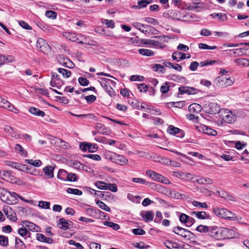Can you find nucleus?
Returning a JSON list of instances; mask_svg holds the SVG:
<instances>
[{"mask_svg": "<svg viewBox=\"0 0 249 249\" xmlns=\"http://www.w3.org/2000/svg\"><path fill=\"white\" fill-rule=\"evenodd\" d=\"M29 111L36 116L43 117L45 116V112L35 107H30L28 109Z\"/></svg>", "mask_w": 249, "mask_h": 249, "instance_id": "nucleus-30", "label": "nucleus"}, {"mask_svg": "<svg viewBox=\"0 0 249 249\" xmlns=\"http://www.w3.org/2000/svg\"><path fill=\"white\" fill-rule=\"evenodd\" d=\"M58 227L63 230L70 229L73 227V223L72 221L61 218L58 223Z\"/></svg>", "mask_w": 249, "mask_h": 249, "instance_id": "nucleus-10", "label": "nucleus"}, {"mask_svg": "<svg viewBox=\"0 0 249 249\" xmlns=\"http://www.w3.org/2000/svg\"><path fill=\"white\" fill-rule=\"evenodd\" d=\"M193 205L196 207L207 208L208 205L206 202H200L197 201H194Z\"/></svg>", "mask_w": 249, "mask_h": 249, "instance_id": "nucleus-59", "label": "nucleus"}, {"mask_svg": "<svg viewBox=\"0 0 249 249\" xmlns=\"http://www.w3.org/2000/svg\"><path fill=\"white\" fill-rule=\"evenodd\" d=\"M152 69L154 71L159 72L160 73H164L165 71V69L164 66L160 64H154L152 66Z\"/></svg>", "mask_w": 249, "mask_h": 249, "instance_id": "nucleus-39", "label": "nucleus"}, {"mask_svg": "<svg viewBox=\"0 0 249 249\" xmlns=\"http://www.w3.org/2000/svg\"><path fill=\"white\" fill-rule=\"evenodd\" d=\"M68 172L64 169H59L57 174V178L63 180H66Z\"/></svg>", "mask_w": 249, "mask_h": 249, "instance_id": "nucleus-37", "label": "nucleus"}, {"mask_svg": "<svg viewBox=\"0 0 249 249\" xmlns=\"http://www.w3.org/2000/svg\"><path fill=\"white\" fill-rule=\"evenodd\" d=\"M0 107L15 113H18L19 112V110L15 108L13 105L1 97H0Z\"/></svg>", "mask_w": 249, "mask_h": 249, "instance_id": "nucleus-8", "label": "nucleus"}, {"mask_svg": "<svg viewBox=\"0 0 249 249\" xmlns=\"http://www.w3.org/2000/svg\"><path fill=\"white\" fill-rule=\"evenodd\" d=\"M200 130L202 132L206 134L211 136H215L217 135V132L216 130L206 126V125H200L199 126Z\"/></svg>", "mask_w": 249, "mask_h": 249, "instance_id": "nucleus-21", "label": "nucleus"}, {"mask_svg": "<svg viewBox=\"0 0 249 249\" xmlns=\"http://www.w3.org/2000/svg\"><path fill=\"white\" fill-rule=\"evenodd\" d=\"M54 167L52 165H47L43 169L44 173V178L48 179L52 178L54 177L53 171Z\"/></svg>", "mask_w": 249, "mask_h": 249, "instance_id": "nucleus-14", "label": "nucleus"}, {"mask_svg": "<svg viewBox=\"0 0 249 249\" xmlns=\"http://www.w3.org/2000/svg\"><path fill=\"white\" fill-rule=\"evenodd\" d=\"M18 233L21 236H25V239L31 237V233L28 231L25 227V228H19L18 230Z\"/></svg>", "mask_w": 249, "mask_h": 249, "instance_id": "nucleus-32", "label": "nucleus"}, {"mask_svg": "<svg viewBox=\"0 0 249 249\" xmlns=\"http://www.w3.org/2000/svg\"><path fill=\"white\" fill-rule=\"evenodd\" d=\"M16 195H17L16 193L13 192L12 194L4 188L0 187V198L7 204H13V201H15L17 199Z\"/></svg>", "mask_w": 249, "mask_h": 249, "instance_id": "nucleus-2", "label": "nucleus"}, {"mask_svg": "<svg viewBox=\"0 0 249 249\" xmlns=\"http://www.w3.org/2000/svg\"><path fill=\"white\" fill-rule=\"evenodd\" d=\"M208 107V113L211 114H215L220 110V107L216 103H211L209 104Z\"/></svg>", "mask_w": 249, "mask_h": 249, "instance_id": "nucleus-24", "label": "nucleus"}, {"mask_svg": "<svg viewBox=\"0 0 249 249\" xmlns=\"http://www.w3.org/2000/svg\"><path fill=\"white\" fill-rule=\"evenodd\" d=\"M178 235L181 236L183 239L190 240L193 239L194 234L190 231L181 228V231L179 232Z\"/></svg>", "mask_w": 249, "mask_h": 249, "instance_id": "nucleus-16", "label": "nucleus"}, {"mask_svg": "<svg viewBox=\"0 0 249 249\" xmlns=\"http://www.w3.org/2000/svg\"><path fill=\"white\" fill-rule=\"evenodd\" d=\"M229 229L225 228L212 226L210 236L217 240H221L228 237Z\"/></svg>", "mask_w": 249, "mask_h": 249, "instance_id": "nucleus-1", "label": "nucleus"}, {"mask_svg": "<svg viewBox=\"0 0 249 249\" xmlns=\"http://www.w3.org/2000/svg\"><path fill=\"white\" fill-rule=\"evenodd\" d=\"M19 25L21 26L23 29L30 30H32V27L26 22L23 20H20L18 21Z\"/></svg>", "mask_w": 249, "mask_h": 249, "instance_id": "nucleus-64", "label": "nucleus"}, {"mask_svg": "<svg viewBox=\"0 0 249 249\" xmlns=\"http://www.w3.org/2000/svg\"><path fill=\"white\" fill-rule=\"evenodd\" d=\"M143 41V43L145 45H149L156 47L160 45V43L159 41L154 40L144 39Z\"/></svg>", "mask_w": 249, "mask_h": 249, "instance_id": "nucleus-44", "label": "nucleus"}, {"mask_svg": "<svg viewBox=\"0 0 249 249\" xmlns=\"http://www.w3.org/2000/svg\"><path fill=\"white\" fill-rule=\"evenodd\" d=\"M109 192L105 193L101 191H96L94 193V196H97L98 198H101L102 199H107V197H109Z\"/></svg>", "mask_w": 249, "mask_h": 249, "instance_id": "nucleus-38", "label": "nucleus"}, {"mask_svg": "<svg viewBox=\"0 0 249 249\" xmlns=\"http://www.w3.org/2000/svg\"><path fill=\"white\" fill-rule=\"evenodd\" d=\"M132 25L135 28L138 29L144 34L149 33L153 31H156V30L153 27L147 25L142 24L139 22H133L132 23Z\"/></svg>", "mask_w": 249, "mask_h": 249, "instance_id": "nucleus-7", "label": "nucleus"}, {"mask_svg": "<svg viewBox=\"0 0 249 249\" xmlns=\"http://www.w3.org/2000/svg\"><path fill=\"white\" fill-rule=\"evenodd\" d=\"M16 152L21 156L26 157L27 155V152L24 150L23 148L19 144H17L15 147Z\"/></svg>", "mask_w": 249, "mask_h": 249, "instance_id": "nucleus-34", "label": "nucleus"}, {"mask_svg": "<svg viewBox=\"0 0 249 249\" xmlns=\"http://www.w3.org/2000/svg\"><path fill=\"white\" fill-rule=\"evenodd\" d=\"M95 128L97 130V132L100 134L108 135L111 132L110 129L106 127L105 125L101 123H97Z\"/></svg>", "mask_w": 249, "mask_h": 249, "instance_id": "nucleus-17", "label": "nucleus"}, {"mask_svg": "<svg viewBox=\"0 0 249 249\" xmlns=\"http://www.w3.org/2000/svg\"><path fill=\"white\" fill-rule=\"evenodd\" d=\"M63 36L71 41H77L78 40V38H77L75 34L74 33L70 32H64Z\"/></svg>", "mask_w": 249, "mask_h": 249, "instance_id": "nucleus-35", "label": "nucleus"}, {"mask_svg": "<svg viewBox=\"0 0 249 249\" xmlns=\"http://www.w3.org/2000/svg\"><path fill=\"white\" fill-rule=\"evenodd\" d=\"M98 145L96 143L89 142L88 151L89 152H95L98 149Z\"/></svg>", "mask_w": 249, "mask_h": 249, "instance_id": "nucleus-60", "label": "nucleus"}, {"mask_svg": "<svg viewBox=\"0 0 249 249\" xmlns=\"http://www.w3.org/2000/svg\"><path fill=\"white\" fill-rule=\"evenodd\" d=\"M36 239L42 242H45L49 244L52 243L53 240L51 238L46 237L45 235L41 233H36Z\"/></svg>", "mask_w": 249, "mask_h": 249, "instance_id": "nucleus-26", "label": "nucleus"}, {"mask_svg": "<svg viewBox=\"0 0 249 249\" xmlns=\"http://www.w3.org/2000/svg\"><path fill=\"white\" fill-rule=\"evenodd\" d=\"M78 82L80 85L83 86H87L89 84V81L86 78L80 77L78 78Z\"/></svg>", "mask_w": 249, "mask_h": 249, "instance_id": "nucleus-61", "label": "nucleus"}, {"mask_svg": "<svg viewBox=\"0 0 249 249\" xmlns=\"http://www.w3.org/2000/svg\"><path fill=\"white\" fill-rule=\"evenodd\" d=\"M96 203L97 204V205L102 210L106 211L107 212H110V209L109 207H108L105 203L103 202L97 200H96Z\"/></svg>", "mask_w": 249, "mask_h": 249, "instance_id": "nucleus-42", "label": "nucleus"}, {"mask_svg": "<svg viewBox=\"0 0 249 249\" xmlns=\"http://www.w3.org/2000/svg\"><path fill=\"white\" fill-rule=\"evenodd\" d=\"M215 82L217 87L225 88L232 85L233 81L232 78L228 75H221L216 78Z\"/></svg>", "mask_w": 249, "mask_h": 249, "instance_id": "nucleus-3", "label": "nucleus"}, {"mask_svg": "<svg viewBox=\"0 0 249 249\" xmlns=\"http://www.w3.org/2000/svg\"><path fill=\"white\" fill-rule=\"evenodd\" d=\"M8 238L4 235H0V244L3 247H7L8 245Z\"/></svg>", "mask_w": 249, "mask_h": 249, "instance_id": "nucleus-50", "label": "nucleus"}, {"mask_svg": "<svg viewBox=\"0 0 249 249\" xmlns=\"http://www.w3.org/2000/svg\"><path fill=\"white\" fill-rule=\"evenodd\" d=\"M213 18H218L219 20L220 21H224L227 19V16L225 14L223 13H213L210 15Z\"/></svg>", "mask_w": 249, "mask_h": 249, "instance_id": "nucleus-41", "label": "nucleus"}, {"mask_svg": "<svg viewBox=\"0 0 249 249\" xmlns=\"http://www.w3.org/2000/svg\"><path fill=\"white\" fill-rule=\"evenodd\" d=\"M114 161L117 164L121 165H124L127 164L128 160L124 156L121 155H118L116 154L115 158H114Z\"/></svg>", "mask_w": 249, "mask_h": 249, "instance_id": "nucleus-22", "label": "nucleus"}, {"mask_svg": "<svg viewBox=\"0 0 249 249\" xmlns=\"http://www.w3.org/2000/svg\"><path fill=\"white\" fill-rule=\"evenodd\" d=\"M189 216L185 213H181L179 216V220L181 223L185 224L186 225Z\"/></svg>", "mask_w": 249, "mask_h": 249, "instance_id": "nucleus-51", "label": "nucleus"}, {"mask_svg": "<svg viewBox=\"0 0 249 249\" xmlns=\"http://www.w3.org/2000/svg\"><path fill=\"white\" fill-rule=\"evenodd\" d=\"M102 87L111 97L115 95V91L111 87L106 83H101Z\"/></svg>", "mask_w": 249, "mask_h": 249, "instance_id": "nucleus-29", "label": "nucleus"}, {"mask_svg": "<svg viewBox=\"0 0 249 249\" xmlns=\"http://www.w3.org/2000/svg\"><path fill=\"white\" fill-rule=\"evenodd\" d=\"M83 157L98 161H99L101 160V157L97 154H84L83 155Z\"/></svg>", "mask_w": 249, "mask_h": 249, "instance_id": "nucleus-54", "label": "nucleus"}, {"mask_svg": "<svg viewBox=\"0 0 249 249\" xmlns=\"http://www.w3.org/2000/svg\"><path fill=\"white\" fill-rule=\"evenodd\" d=\"M167 131L171 135H175L178 134L177 137L179 138H183L184 136V132L183 130L172 125H170L168 126Z\"/></svg>", "mask_w": 249, "mask_h": 249, "instance_id": "nucleus-13", "label": "nucleus"}, {"mask_svg": "<svg viewBox=\"0 0 249 249\" xmlns=\"http://www.w3.org/2000/svg\"><path fill=\"white\" fill-rule=\"evenodd\" d=\"M222 120L228 124H232L236 120V116L229 109H225L221 112Z\"/></svg>", "mask_w": 249, "mask_h": 249, "instance_id": "nucleus-5", "label": "nucleus"}, {"mask_svg": "<svg viewBox=\"0 0 249 249\" xmlns=\"http://www.w3.org/2000/svg\"><path fill=\"white\" fill-rule=\"evenodd\" d=\"M138 52L139 53L144 56H150L154 55V52L148 49H140L138 50Z\"/></svg>", "mask_w": 249, "mask_h": 249, "instance_id": "nucleus-40", "label": "nucleus"}, {"mask_svg": "<svg viewBox=\"0 0 249 249\" xmlns=\"http://www.w3.org/2000/svg\"><path fill=\"white\" fill-rule=\"evenodd\" d=\"M198 47L201 49L214 50L217 48L216 46H210L205 43H200L198 44Z\"/></svg>", "mask_w": 249, "mask_h": 249, "instance_id": "nucleus-53", "label": "nucleus"}, {"mask_svg": "<svg viewBox=\"0 0 249 249\" xmlns=\"http://www.w3.org/2000/svg\"><path fill=\"white\" fill-rule=\"evenodd\" d=\"M235 63L239 65L243 66H248L249 65V60L245 58H237L235 60Z\"/></svg>", "mask_w": 249, "mask_h": 249, "instance_id": "nucleus-46", "label": "nucleus"}, {"mask_svg": "<svg viewBox=\"0 0 249 249\" xmlns=\"http://www.w3.org/2000/svg\"><path fill=\"white\" fill-rule=\"evenodd\" d=\"M211 228L212 226L199 225L196 227V230L200 233H208L209 236Z\"/></svg>", "mask_w": 249, "mask_h": 249, "instance_id": "nucleus-27", "label": "nucleus"}, {"mask_svg": "<svg viewBox=\"0 0 249 249\" xmlns=\"http://www.w3.org/2000/svg\"><path fill=\"white\" fill-rule=\"evenodd\" d=\"M77 180V178L76 175L74 173H68V176L66 178V180L69 181H76Z\"/></svg>", "mask_w": 249, "mask_h": 249, "instance_id": "nucleus-62", "label": "nucleus"}, {"mask_svg": "<svg viewBox=\"0 0 249 249\" xmlns=\"http://www.w3.org/2000/svg\"><path fill=\"white\" fill-rule=\"evenodd\" d=\"M146 174L154 180L161 182L166 184L170 183V181L168 178L152 170H147L146 171Z\"/></svg>", "mask_w": 249, "mask_h": 249, "instance_id": "nucleus-4", "label": "nucleus"}, {"mask_svg": "<svg viewBox=\"0 0 249 249\" xmlns=\"http://www.w3.org/2000/svg\"><path fill=\"white\" fill-rule=\"evenodd\" d=\"M15 60L14 57L10 55H0V61L4 64L5 63H10L14 61Z\"/></svg>", "mask_w": 249, "mask_h": 249, "instance_id": "nucleus-31", "label": "nucleus"}, {"mask_svg": "<svg viewBox=\"0 0 249 249\" xmlns=\"http://www.w3.org/2000/svg\"><path fill=\"white\" fill-rule=\"evenodd\" d=\"M36 45L38 51L43 53H47L51 51L50 45L42 38H39L37 39Z\"/></svg>", "mask_w": 249, "mask_h": 249, "instance_id": "nucleus-6", "label": "nucleus"}, {"mask_svg": "<svg viewBox=\"0 0 249 249\" xmlns=\"http://www.w3.org/2000/svg\"><path fill=\"white\" fill-rule=\"evenodd\" d=\"M116 155V153L111 152L110 151L106 152L105 154V156L107 159H108L111 160L112 162L114 161V158H115V156Z\"/></svg>", "mask_w": 249, "mask_h": 249, "instance_id": "nucleus-58", "label": "nucleus"}, {"mask_svg": "<svg viewBox=\"0 0 249 249\" xmlns=\"http://www.w3.org/2000/svg\"><path fill=\"white\" fill-rule=\"evenodd\" d=\"M1 179L5 181L11 182H15L16 178L12 175L11 171H5L3 170L2 173Z\"/></svg>", "mask_w": 249, "mask_h": 249, "instance_id": "nucleus-19", "label": "nucleus"}, {"mask_svg": "<svg viewBox=\"0 0 249 249\" xmlns=\"http://www.w3.org/2000/svg\"><path fill=\"white\" fill-rule=\"evenodd\" d=\"M186 54L183 53L175 52L172 53V57L173 60L178 62L181 60L186 59Z\"/></svg>", "mask_w": 249, "mask_h": 249, "instance_id": "nucleus-28", "label": "nucleus"}, {"mask_svg": "<svg viewBox=\"0 0 249 249\" xmlns=\"http://www.w3.org/2000/svg\"><path fill=\"white\" fill-rule=\"evenodd\" d=\"M189 110L192 112H199L201 111L202 107L200 105L197 104H192L189 106Z\"/></svg>", "mask_w": 249, "mask_h": 249, "instance_id": "nucleus-33", "label": "nucleus"}, {"mask_svg": "<svg viewBox=\"0 0 249 249\" xmlns=\"http://www.w3.org/2000/svg\"><path fill=\"white\" fill-rule=\"evenodd\" d=\"M26 163L31 164L35 167H40L42 165V161L39 160H33L27 159L25 160Z\"/></svg>", "mask_w": 249, "mask_h": 249, "instance_id": "nucleus-36", "label": "nucleus"}, {"mask_svg": "<svg viewBox=\"0 0 249 249\" xmlns=\"http://www.w3.org/2000/svg\"><path fill=\"white\" fill-rule=\"evenodd\" d=\"M95 185L99 189L106 190L107 183L102 181H98L95 183Z\"/></svg>", "mask_w": 249, "mask_h": 249, "instance_id": "nucleus-49", "label": "nucleus"}, {"mask_svg": "<svg viewBox=\"0 0 249 249\" xmlns=\"http://www.w3.org/2000/svg\"><path fill=\"white\" fill-rule=\"evenodd\" d=\"M189 173H184L181 171H174L173 172V175L177 178H184L188 177L189 175Z\"/></svg>", "mask_w": 249, "mask_h": 249, "instance_id": "nucleus-45", "label": "nucleus"}, {"mask_svg": "<svg viewBox=\"0 0 249 249\" xmlns=\"http://www.w3.org/2000/svg\"><path fill=\"white\" fill-rule=\"evenodd\" d=\"M144 20L149 23L153 24V25H157L159 24L158 21L156 19L153 18H145Z\"/></svg>", "mask_w": 249, "mask_h": 249, "instance_id": "nucleus-63", "label": "nucleus"}, {"mask_svg": "<svg viewBox=\"0 0 249 249\" xmlns=\"http://www.w3.org/2000/svg\"><path fill=\"white\" fill-rule=\"evenodd\" d=\"M64 84V82L59 78L56 73L52 72V78L50 81V85L52 87L60 89Z\"/></svg>", "mask_w": 249, "mask_h": 249, "instance_id": "nucleus-9", "label": "nucleus"}, {"mask_svg": "<svg viewBox=\"0 0 249 249\" xmlns=\"http://www.w3.org/2000/svg\"><path fill=\"white\" fill-rule=\"evenodd\" d=\"M178 91L181 94L187 93L191 95L198 93L199 90L193 87L182 86L178 88Z\"/></svg>", "mask_w": 249, "mask_h": 249, "instance_id": "nucleus-11", "label": "nucleus"}, {"mask_svg": "<svg viewBox=\"0 0 249 249\" xmlns=\"http://www.w3.org/2000/svg\"><path fill=\"white\" fill-rule=\"evenodd\" d=\"M192 215H195L198 219H209L210 215L207 214L206 212L201 211H193L191 212Z\"/></svg>", "mask_w": 249, "mask_h": 249, "instance_id": "nucleus-25", "label": "nucleus"}, {"mask_svg": "<svg viewBox=\"0 0 249 249\" xmlns=\"http://www.w3.org/2000/svg\"><path fill=\"white\" fill-rule=\"evenodd\" d=\"M104 224L105 226H108L109 227L112 228L114 230H118L120 229V226L119 224L116 223H114L113 222L110 221H105L104 222Z\"/></svg>", "mask_w": 249, "mask_h": 249, "instance_id": "nucleus-43", "label": "nucleus"}, {"mask_svg": "<svg viewBox=\"0 0 249 249\" xmlns=\"http://www.w3.org/2000/svg\"><path fill=\"white\" fill-rule=\"evenodd\" d=\"M227 209L225 208L215 207L213 209V211L216 216L223 218H226V214L227 213Z\"/></svg>", "mask_w": 249, "mask_h": 249, "instance_id": "nucleus-20", "label": "nucleus"}, {"mask_svg": "<svg viewBox=\"0 0 249 249\" xmlns=\"http://www.w3.org/2000/svg\"><path fill=\"white\" fill-rule=\"evenodd\" d=\"M58 71L62 74V75L65 78H68L70 77L71 75V71H70L66 70L63 68H58Z\"/></svg>", "mask_w": 249, "mask_h": 249, "instance_id": "nucleus-48", "label": "nucleus"}, {"mask_svg": "<svg viewBox=\"0 0 249 249\" xmlns=\"http://www.w3.org/2000/svg\"><path fill=\"white\" fill-rule=\"evenodd\" d=\"M152 0H141L138 1V5H134L132 8L134 9H140L146 7L149 4L152 2Z\"/></svg>", "mask_w": 249, "mask_h": 249, "instance_id": "nucleus-23", "label": "nucleus"}, {"mask_svg": "<svg viewBox=\"0 0 249 249\" xmlns=\"http://www.w3.org/2000/svg\"><path fill=\"white\" fill-rule=\"evenodd\" d=\"M102 23L103 24H105L108 28H111L112 29L115 27L114 22L113 20H108L107 19H102Z\"/></svg>", "mask_w": 249, "mask_h": 249, "instance_id": "nucleus-47", "label": "nucleus"}, {"mask_svg": "<svg viewBox=\"0 0 249 249\" xmlns=\"http://www.w3.org/2000/svg\"><path fill=\"white\" fill-rule=\"evenodd\" d=\"M106 190H109L113 192H116L118 191V188L116 184L107 183Z\"/></svg>", "mask_w": 249, "mask_h": 249, "instance_id": "nucleus-57", "label": "nucleus"}, {"mask_svg": "<svg viewBox=\"0 0 249 249\" xmlns=\"http://www.w3.org/2000/svg\"><path fill=\"white\" fill-rule=\"evenodd\" d=\"M140 215L145 222H150L153 220L154 213L152 211H143L141 212Z\"/></svg>", "mask_w": 249, "mask_h": 249, "instance_id": "nucleus-15", "label": "nucleus"}, {"mask_svg": "<svg viewBox=\"0 0 249 249\" xmlns=\"http://www.w3.org/2000/svg\"><path fill=\"white\" fill-rule=\"evenodd\" d=\"M3 211L7 218L10 221L16 222L17 220L16 214L11 208L9 207L3 208Z\"/></svg>", "mask_w": 249, "mask_h": 249, "instance_id": "nucleus-12", "label": "nucleus"}, {"mask_svg": "<svg viewBox=\"0 0 249 249\" xmlns=\"http://www.w3.org/2000/svg\"><path fill=\"white\" fill-rule=\"evenodd\" d=\"M21 225L28 228L29 231H32L38 232L40 230V228L34 223L31 222L29 221H23L21 222Z\"/></svg>", "mask_w": 249, "mask_h": 249, "instance_id": "nucleus-18", "label": "nucleus"}, {"mask_svg": "<svg viewBox=\"0 0 249 249\" xmlns=\"http://www.w3.org/2000/svg\"><path fill=\"white\" fill-rule=\"evenodd\" d=\"M45 16L52 19H55L57 16V13L54 11L48 10L45 13Z\"/></svg>", "mask_w": 249, "mask_h": 249, "instance_id": "nucleus-55", "label": "nucleus"}, {"mask_svg": "<svg viewBox=\"0 0 249 249\" xmlns=\"http://www.w3.org/2000/svg\"><path fill=\"white\" fill-rule=\"evenodd\" d=\"M67 191L69 194H72L76 195H78V196H81L83 194L82 191L79 190L77 189H73V188H69L67 189Z\"/></svg>", "mask_w": 249, "mask_h": 249, "instance_id": "nucleus-56", "label": "nucleus"}, {"mask_svg": "<svg viewBox=\"0 0 249 249\" xmlns=\"http://www.w3.org/2000/svg\"><path fill=\"white\" fill-rule=\"evenodd\" d=\"M38 206L42 209H49L50 208V203L48 201H40Z\"/></svg>", "mask_w": 249, "mask_h": 249, "instance_id": "nucleus-52", "label": "nucleus"}]
</instances>
